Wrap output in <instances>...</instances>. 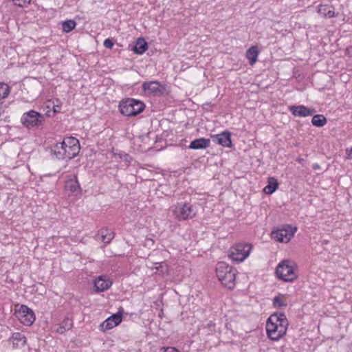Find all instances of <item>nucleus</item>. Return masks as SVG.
<instances>
[{"mask_svg": "<svg viewBox=\"0 0 352 352\" xmlns=\"http://www.w3.org/2000/svg\"><path fill=\"white\" fill-rule=\"evenodd\" d=\"M236 270L225 262H219L216 267V275L221 283L231 289L235 286Z\"/></svg>", "mask_w": 352, "mask_h": 352, "instance_id": "f03ea898", "label": "nucleus"}, {"mask_svg": "<svg viewBox=\"0 0 352 352\" xmlns=\"http://www.w3.org/2000/svg\"><path fill=\"white\" fill-rule=\"evenodd\" d=\"M45 122V116L34 110H30L23 113L21 123L28 129L42 128Z\"/></svg>", "mask_w": 352, "mask_h": 352, "instance_id": "20e7f679", "label": "nucleus"}, {"mask_svg": "<svg viewBox=\"0 0 352 352\" xmlns=\"http://www.w3.org/2000/svg\"><path fill=\"white\" fill-rule=\"evenodd\" d=\"M103 45L106 48L111 49L114 45V43H113V39L107 38L104 41Z\"/></svg>", "mask_w": 352, "mask_h": 352, "instance_id": "2f4dec72", "label": "nucleus"}, {"mask_svg": "<svg viewBox=\"0 0 352 352\" xmlns=\"http://www.w3.org/2000/svg\"><path fill=\"white\" fill-rule=\"evenodd\" d=\"M14 316L25 326H30L35 320V315L32 309L22 305L19 309H15Z\"/></svg>", "mask_w": 352, "mask_h": 352, "instance_id": "6e6552de", "label": "nucleus"}, {"mask_svg": "<svg viewBox=\"0 0 352 352\" xmlns=\"http://www.w3.org/2000/svg\"><path fill=\"white\" fill-rule=\"evenodd\" d=\"M54 112L58 111L56 108H54Z\"/></svg>", "mask_w": 352, "mask_h": 352, "instance_id": "e433bc0d", "label": "nucleus"}, {"mask_svg": "<svg viewBox=\"0 0 352 352\" xmlns=\"http://www.w3.org/2000/svg\"><path fill=\"white\" fill-rule=\"evenodd\" d=\"M145 108L143 102L134 99L127 98L122 100L119 104L120 113L125 116H135L142 113Z\"/></svg>", "mask_w": 352, "mask_h": 352, "instance_id": "7ed1b4c3", "label": "nucleus"}, {"mask_svg": "<svg viewBox=\"0 0 352 352\" xmlns=\"http://www.w3.org/2000/svg\"><path fill=\"white\" fill-rule=\"evenodd\" d=\"M155 269L157 271V272L163 274L166 271L167 266L164 263H159V266L156 267Z\"/></svg>", "mask_w": 352, "mask_h": 352, "instance_id": "7c9ffc66", "label": "nucleus"}, {"mask_svg": "<svg viewBox=\"0 0 352 352\" xmlns=\"http://www.w3.org/2000/svg\"><path fill=\"white\" fill-rule=\"evenodd\" d=\"M289 111L296 117H307L315 113V109L304 105H292L289 107Z\"/></svg>", "mask_w": 352, "mask_h": 352, "instance_id": "4468645a", "label": "nucleus"}, {"mask_svg": "<svg viewBox=\"0 0 352 352\" xmlns=\"http://www.w3.org/2000/svg\"><path fill=\"white\" fill-rule=\"evenodd\" d=\"M111 280L105 275L99 276L94 281V287L96 292H102L111 287Z\"/></svg>", "mask_w": 352, "mask_h": 352, "instance_id": "2eb2a0df", "label": "nucleus"}, {"mask_svg": "<svg viewBox=\"0 0 352 352\" xmlns=\"http://www.w3.org/2000/svg\"><path fill=\"white\" fill-rule=\"evenodd\" d=\"M10 91V87L3 82H0V100L4 99L9 95Z\"/></svg>", "mask_w": 352, "mask_h": 352, "instance_id": "bb28decb", "label": "nucleus"}, {"mask_svg": "<svg viewBox=\"0 0 352 352\" xmlns=\"http://www.w3.org/2000/svg\"><path fill=\"white\" fill-rule=\"evenodd\" d=\"M212 141L222 146L231 148L232 143L231 140V133L226 131L219 134L211 135Z\"/></svg>", "mask_w": 352, "mask_h": 352, "instance_id": "ddd939ff", "label": "nucleus"}, {"mask_svg": "<svg viewBox=\"0 0 352 352\" xmlns=\"http://www.w3.org/2000/svg\"><path fill=\"white\" fill-rule=\"evenodd\" d=\"M283 321H285L286 323H288L287 319L284 313H274L270 316L267 322H273L276 324H282L284 323Z\"/></svg>", "mask_w": 352, "mask_h": 352, "instance_id": "412c9836", "label": "nucleus"}, {"mask_svg": "<svg viewBox=\"0 0 352 352\" xmlns=\"http://www.w3.org/2000/svg\"><path fill=\"white\" fill-rule=\"evenodd\" d=\"M76 26V23L72 20H67L63 23V30L65 32H69Z\"/></svg>", "mask_w": 352, "mask_h": 352, "instance_id": "cd10ccee", "label": "nucleus"}, {"mask_svg": "<svg viewBox=\"0 0 352 352\" xmlns=\"http://www.w3.org/2000/svg\"><path fill=\"white\" fill-rule=\"evenodd\" d=\"M296 228H292L289 226L284 227L280 229H278L276 231L272 232V236L276 241L281 243H287L291 238L294 236V234Z\"/></svg>", "mask_w": 352, "mask_h": 352, "instance_id": "9b49d317", "label": "nucleus"}, {"mask_svg": "<svg viewBox=\"0 0 352 352\" xmlns=\"http://www.w3.org/2000/svg\"><path fill=\"white\" fill-rule=\"evenodd\" d=\"M9 340L12 341L14 348L24 346L27 342L26 337L21 332L12 333Z\"/></svg>", "mask_w": 352, "mask_h": 352, "instance_id": "f3484780", "label": "nucleus"}, {"mask_svg": "<svg viewBox=\"0 0 352 352\" xmlns=\"http://www.w3.org/2000/svg\"><path fill=\"white\" fill-rule=\"evenodd\" d=\"M65 188L66 190L74 193L78 191L80 186L77 180L70 179L66 182Z\"/></svg>", "mask_w": 352, "mask_h": 352, "instance_id": "a878e982", "label": "nucleus"}, {"mask_svg": "<svg viewBox=\"0 0 352 352\" xmlns=\"http://www.w3.org/2000/svg\"><path fill=\"white\" fill-rule=\"evenodd\" d=\"M273 306L275 308H280L287 307V303L285 302L279 296H275L273 299Z\"/></svg>", "mask_w": 352, "mask_h": 352, "instance_id": "c85d7f7f", "label": "nucleus"}, {"mask_svg": "<svg viewBox=\"0 0 352 352\" xmlns=\"http://www.w3.org/2000/svg\"><path fill=\"white\" fill-rule=\"evenodd\" d=\"M346 153L348 155L349 158H352V147L350 148L349 151L346 150Z\"/></svg>", "mask_w": 352, "mask_h": 352, "instance_id": "72a5a7b5", "label": "nucleus"}, {"mask_svg": "<svg viewBox=\"0 0 352 352\" xmlns=\"http://www.w3.org/2000/svg\"><path fill=\"white\" fill-rule=\"evenodd\" d=\"M302 160V159H298V161L300 162Z\"/></svg>", "mask_w": 352, "mask_h": 352, "instance_id": "4c0bfd02", "label": "nucleus"}, {"mask_svg": "<svg viewBox=\"0 0 352 352\" xmlns=\"http://www.w3.org/2000/svg\"><path fill=\"white\" fill-rule=\"evenodd\" d=\"M278 188V183L274 177H269L267 185L264 188V192L267 195H271Z\"/></svg>", "mask_w": 352, "mask_h": 352, "instance_id": "4be33fe9", "label": "nucleus"}, {"mask_svg": "<svg viewBox=\"0 0 352 352\" xmlns=\"http://www.w3.org/2000/svg\"><path fill=\"white\" fill-rule=\"evenodd\" d=\"M210 141L209 139L201 138L192 141L189 145V148L193 150L205 149L210 146Z\"/></svg>", "mask_w": 352, "mask_h": 352, "instance_id": "a211bd4d", "label": "nucleus"}, {"mask_svg": "<svg viewBox=\"0 0 352 352\" xmlns=\"http://www.w3.org/2000/svg\"><path fill=\"white\" fill-rule=\"evenodd\" d=\"M282 324H276L273 322H267L266 331L270 339L274 341L279 340L285 335L287 329L288 323L283 321Z\"/></svg>", "mask_w": 352, "mask_h": 352, "instance_id": "0eeeda50", "label": "nucleus"}, {"mask_svg": "<svg viewBox=\"0 0 352 352\" xmlns=\"http://www.w3.org/2000/svg\"><path fill=\"white\" fill-rule=\"evenodd\" d=\"M80 150L78 140L74 137H67L61 142L56 143L51 151L56 159L69 160L76 157Z\"/></svg>", "mask_w": 352, "mask_h": 352, "instance_id": "f257e3e1", "label": "nucleus"}, {"mask_svg": "<svg viewBox=\"0 0 352 352\" xmlns=\"http://www.w3.org/2000/svg\"><path fill=\"white\" fill-rule=\"evenodd\" d=\"M122 312L118 311L107 318L100 324V329L102 331H107L113 329L118 326L122 322Z\"/></svg>", "mask_w": 352, "mask_h": 352, "instance_id": "f8f14e48", "label": "nucleus"}, {"mask_svg": "<svg viewBox=\"0 0 352 352\" xmlns=\"http://www.w3.org/2000/svg\"><path fill=\"white\" fill-rule=\"evenodd\" d=\"M31 0H12L13 3L21 8L26 7L30 3Z\"/></svg>", "mask_w": 352, "mask_h": 352, "instance_id": "c756f323", "label": "nucleus"}, {"mask_svg": "<svg viewBox=\"0 0 352 352\" xmlns=\"http://www.w3.org/2000/svg\"><path fill=\"white\" fill-rule=\"evenodd\" d=\"M252 249L250 243H239L230 248L228 256L233 261L242 262L249 256Z\"/></svg>", "mask_w": 352, "mask_h": 352, "instance_id": "39448f33", "label": "nucleus"}, {"mask_svg": "<svg viewBox=\"0 0 352 352\" xmlns=\"http://www.w3.org/2000/svg\"><path fill=\"white\" fill-rule=\"evenodd\" d=\"M289 261L284 260L277 265L276 269L277 277L285 282H292L297 278L294 268L289 265Z\"/></svg>", "mask_w": 352, "mask_h": 352, "instance_id": "423d86ee", "label": "nucleus"}, {"mask_svg": "<svg viewBox=\"0 0 352 352\" xmlns=\"http://www.w3.org/2000/svg\"><path fill=\"white\" fill-rule=\"evenodd\" d=\"M148 49V44L143 38H139L135 42L132 50L136 54H142Z\"/></svg>", "mask_w": 352, "mask_h": 352, "instance_id": "aec40b11", "label": "nucleus"}, {"mask_svg": "<svg viewBox=\"0 0 352 352\" xmlns=\"http://www.w3.org/2000/svg\"><path fill=\"white\" fill-rule=\"evenodd\" d=\"M142 87L143 91L149 95L160 96L166 92V86L157 80L144 82Z\"/></svg>", "mask_w": 352, "mask_h": 352, "instance_id": "1a4fd4ad", "label": "nucleus"}, {"mask_svg": "<svg viewBox=\"0 0 352 352\" xmlns=\"http://www.w3.org/2000/svg\"><path fill=\"white\" fill-rule=\"evenodd\" d=\"M258 55V51L256 46H252L247 50L246 58L251 65H253L256 62Z\"/></svg>", "mask_w": 352, "mask_h": 352, "instance_id": "5701e85b", "label": "nucleus"}, {"mask_svg": "<svg viewBox=\"0 0 352 352\" xmlns=\"http://www.w3.org/2000/svg\"><path fill=\"white\" fill-rule=\"evenodd\" d=\"M327 118L322 114H317L313 116L311 123L317 127H322L327 124Z\"/></svg>", "mask_w": 352, "mask_h": 352, "instance_id": "393cba45", "label": "nucleus"}, {"mask_svg": "<svg viewBox=\"0 0 352 352\" xmlns=\"http://www.w3.org/2000/svg\"><path fill=\"white\" fill-rule=\"evenodd\" d=\"M115 234L113 231L108 228L100 229L94 236V239L97 241H101L104 244H109L114 238Z\"/></svg>", "mask_w": 352, "mask_h": 352, "instance_id": "dca6fc26", "label": "nucleus"}, {"mask_svg": "<svg viewBox=\"0 0 352 352\" xmlns=\"http://www.w3.org/2000/svg\"><path fill=\"white\" fill-rule=\"evenodd\" d=\"M319 168H320V166L318 164H314L313 165V168L315 170L318 169Z\"/></svg>", "mask_w": 352, "mask_h": 352, "instance_id": "f704fd0d", "label": "nucleus"}, {"mask_svg": "<svg viewBox=\"0 0 352 352\" xmlns=\"http://www.w3.org/2000/svg\"><path fill=\"white\" fill-rule=\"evenodd\" d=\"M72 327V320L69 318H65L56 329V331L59 333H63L66 331L69 330Z\"/></svg>", "mask_w": 352, "mask_h": 352, "instance_id": "b1692460", "label": "nucleus"}, {"mask_svg": "<svg viewBox=\"0 0 352 352\" xmlns=\"http://www.w3.org/2000/svg\"><path fill=\"white\" fill-rule=\"evenodd\" d=\"M176 217L179 221L192 219L196 215L195 208L190 204L185 203L178 205L175 210Z\"/></svg>", "mask_w": 352, "mask_h": 352, "instance_id": "9d476101", "label": "nucleus"}, {"mask_svg": "<svg viewBox=\"0 0 352 352\" xmlns=\"http://www.w3.org/2000/svg\"><path fill=\"white\" fill-rule=\"evenodd\" d=\"M164 352H179L177 349L175 347H164Z\"/></svg>", "mask_w": 352, "mask_h": 352, "instance_id": "473e14b6", "label": "nucleus"}, {"mask_svg": "<svg viewBox=\"0 0 352 352\" xmlns=\"http://www.w3.org/2000/svg\"><path fill=\"white\" fill-rule=\"evenodd\" d=\"M318 12L324 18H332L336 16L334 8L329 5H320L318 7Z\"/></svg>", "mask_w": 352, "mask_h": 352, "instance_id": "6ab92c4d", "label": "nucleus"}, {"mask_svg": "<svg viewBox=\"0 0 352 352\" xmlns=\"http://www.w3.org/2000/svg\"><path fill=\"white\" fill-rule=\"evenodd\" d=\"M162 314H163V313H162V312L161 314H159V317L162 318Z\"/></svg>", "mask_w": 352, "mask_h": 352, "instance_id": "c9c22d12", "label": "nucleus"}]
</instances>
